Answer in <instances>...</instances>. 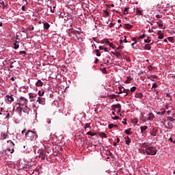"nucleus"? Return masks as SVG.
Listing matches in <instances>:
<instances>
[{"label":"nucleus","mask_w":175,"mask_h":175,"mask_svg":"<svg viewBox=\"0 0 175 175\" xmlns=\"http://www.w3.org/2000/svg\"><path fill=\"white\" fill-rule=\"evenodd\" d=\"M18 47H20V45H18V42H16L14 44V49L15 50H17V49H18Z\"/></svg>","instance_id":"nucleus-28"},{"label":"nucleus","mask_w":175,"mask_h":175,"mask_svg":"<svg viewBox=\"0 0 175 175\" xmlns=\"http://www.w3.org/2000/svg\"><path fill=\"white\" fill-rule=\"evenodd\" d=\"M126 61L127 62H131V58H129V57L126 58Z\"/></svg>","instance_id":"nucleus-56"},{"label":"nucleus","mask_w":175,"mask_h":175,"mask_svg":"<svg viewBox=\"0 0 175 175\" xmlns=\"http://www.w3.org/2000/svg\"><path fill=\"white\" fill-rule=\"evenodd\" d=\"M108 128H109V129H113V124H109L108 125Z\"/></svg>","instance_id":"nucleus-48"},{"label":"nucleus","mask_w":175,"mask_h":175,"mask_svg":"<svg viewBox=\"0 0 175 175\" xmlns=\"http://www.w3.org/2000/svg\"><path fill=\"white\" fill-rule=\"evenodd\" d=\"M3 6V8H6V5H5V2L2 1L1 3H0V6Z\"/></svg>","instance_id":"nucleus-47"},{"label":"nucleus","mask_w":175,"mask_h":175,"mask_svg":"<svg viewBox=\"0 0 175 175\" xmlns=\"http://www.w3.org/2000/svg\"><path fill=\"white\" fill-rule=\"evenodd\" d=\"M166 97L167 98H170V101H172V96H170V94H169V93H167L166 94Z\"/></svg>","instance_id":"nucleus-44"},{"label":"nucleus","mask_w":175,"mask_h":175,"mask_svg":"<svg viewBox=\"0 0 175 175\" xmlns=\"http://www.w3.org/2000/svg\"><path fill=\"white\" fill-rule=\"evenodd\" d=\"M6 102L8 103H10L11 102H14V98L12 96L7 95L6 96Z\"/></svg>","instance_id":"nucleus-10"},{"label":"nucleus","mask_w":175,"mask_h":175,"mask_svg":"<svg viewBox=\"0 0 175 175\" xmlns=\"http://www.w3.org/2000/svg\"><path fill=\"white\" fill-rule=\"evenodd\" d=\"M158 39H163L165 34L161 30L157 31Z\"/></svg>","instance_id":"nucleus-12"},{"label":"nucleus","mask_w":175,"mask_h":175,"mask_svg":"<svg viewBox=\"0 0 175 175\" xmlns=\"http://www.w3.org/2000/svg\"><path fill=\"white\" fill-rule=\"evenodd\" d=\"M131 40H133V42H134V43H135V44L137 43V40L136 38L132 37Z\"/></svg>","instance_id":"nucleus-46"},{"label":"nucleus","mask_w":175,"mask_h":175,"mask_svg":"<svg viewBox=\"0 0 175 175\" xmlns=\"http://www.w3.org/2000/svg\"><path fill=\"white\" fill-rule=\"evenodd\" d=\"M36 102H38L40 105H46V99L42 97H38Z\"/></svg>","instance_id":"nucleus-8"},{"label":"nucleus","mask_w":175,"mask_h":175,"mask_svg":"<svg viewBox=\"0 0 175 175\" xmlns=\"http://www.w3.org/2000/svg\"><path fill=\"white\" fill-rule=\"evenodd\" d=\"M157 18H162V15L157 14L156 15Z\"/></svg>","instance_id":"nucleus-54"},{"label":"nucleus","mask_w":175,"mask_h":175,"mask_svg":"<svg viewBox=\"0 0 175 175\" xmlns=\"http://www.w3.org/2000/svg\"><path fill=\"white\" fill-rule=\"evenodd\" d=\"M103 50H104V51H105V53H107V51H109L107 50V48H106V47H105V48H104V49H103Z\"/></svg>","instance_id":"nucleus-61"},{"label":"nucleus","mask_w":175,"mask_h":175,"mask_svg":"<svg viewBox=\"0 0 175 175\" xmlns=\"http://www.w3.org/2000/svg\"><path fill=\"white\" fill-rule=\"evenodd\" d=\"M71 33H72V35H77V33H79V31H77V30H75L74 29H72V30H71Z\"/></svg>","instance_id":"nucleus-29"},{"label":"nucleus","mask_w":175,"mask_h":175,"mask_svg":"<svg viewBox=\"0 0 175 175\" xmlns=\"http://www.w3.org/2000/svg\"><path fill=\"white\" fill-rule=\"evenodd\" d=\"M118 88H119V94H125L124 96H128V94L131 92V90H129V89H125L122 86H120Z\"/></svg>","instance_id":"nucleus-3"},{"label":"nucleus","mask_w":175,"mask_h":175,"mask_svg":"<svg viewBox=\"0 0 175 175\" xmlns=\"http://www.w3.org/2000/svg\"><path fill=\"white\" fill-rule=\"evenodd\" d=\"M105 43L107 44H109V47H111L112 49H114V46L113 45V42H109V40H106Z\"/></svg>","instance_id":"nucleus-25"},{"label":"nucleus","mask_w":175,"mask_h":175,"mask_svg":"<svg viewBox=\"0 0 175 175\" xmlns=\"http://www.w3.org/2000/svg\"><path fill=\"white\" fill-rule=\"evenodd\" d=\"M167 120H169V121H170L171 122H174V118L172 116H169L167 118Z\"/></svg>","instance_id":"nucleus-35"},{"label":"nucleus","mask_w":175,"mask_h":175,"mask_svg":"<svg viewBox=\"0 0 175 175\" xmlns=\"http://www.w3.org/2000/svg\"><path fill=\"white\" fill-rule=\"evenodd\" d=\"M29 97L30 99H35V98L38 97V94L34 93H29Z\"/></svg>","instance_id":"nucleus-15"},{"label":"nucleus","mask_w":175,"mask_h":175,"mask_svg":"<svg viewBox=\"0 0 175 175\" xmlns=\"http://www.w3.org/2000/svg\"><path fill=\"white\" fill-rule=\"evenodd\" d=\"M38 95H39V96H43V95H44V92H42L40 90L38 92Z\"/></svg>","instance_id":"nucleus-37"},{"label":"nucleus","mask_w":175,"mask_h":175,"mask_svg":"<svg viewBox=\"0 0 175 175\" xmlns=\"http://www.w3.org/2000/svg\"><path fill=\"white\" fill-rule=\"evenodd\" d=\"M157 132H158V130L153 129L152 131L150 133V135L152 136H157Z\"/></svg>","instance_id":"nucleus-23"},{"label":"nucleus","mask_w":175,"mask_h":175,"mask_svg":"<svg viewBox=\"0 0 175 175\" xmlns=\"http://www.w3.org/2000/svg\"><path fill=\"white\" fill-rule=\"evenodd\" d=\"M25 137L27 140L30 142H35L38 139V133L35 131L29 130L25 133Z\"/></svg>","instance_id":"nucleus-1"},{"label":"nucleus","mask_w":175,"mask_h":175,"mask_svg":"<svg viewBox=\"0 0 175 175\" xmlns=\"http://www.w3.org/2000/svg\"><path fill=\"white\" fill-rule=\"evenodd\" d=\"M135 98H138L139 99H142V98H143V94H142V92H136Z\"/></svg>","instance_id":"nucleus-14"},{"label":"nucleus","mask_w":175,"mask_h":175,"mask_svg":"<svg viewBox=\"0 0 175 175\" xmlns=\"http://www.w3.org/2000/svg\"><path fill=\"white\" fill-rule=\"evenodd\" d=\"M135 12L137 14H139V16H143V10H140V8H136Z\"/></svg>","instance_id":"nucleus-17"},{"label":"nucleus","mask_w":175,"mask_h":175,"mask_svg":"<svg viewBox=\"0 0 175 175\" xmlns=\"http://www.w3.org/2000/svg\"><path fill=\"white\" fill-rule=\"evenodd\" d=\"M22 133H23V134L27 133V130L24 129L23 131H22Z\"/></svg>","instance_id":"nucleus-63"},{"label":"nucleus","mask_w":175,"mask_h":175,"mask_svg":"<svg viewBox=\"0 0 175 175\" xmlns=\"http://www.w3.org/2000/svg\"><path fill=\"white\" fill-rule=\"evenodd\" d=\"M8 143H10L11 147L8 148V150L11 152V154H13L14 152V143H13L12 141H8Z\"/></svg>","instance_id":"nucleus-7"},{"label":"nucleus","mask_w":175,"mask_h":175,"mask_svg":"<svg viewBox=\"0 0 175 175\" xmlns=\"http://www.w3.org/2000/svg\"><path fill=\"white\" fill-rule=\"evenodd\" d=\"M112 54H113V55H116V57H117V58H121V53L116 51V52H113Z\"/></svg>","instance_id":"nucleus-18"},{"label":"nucleus","mask_w":175,"mask_h":175,"mask_svg":"<svg viewBox=\"0 0 175 175\" xmlns=\"http://www.w3.org/2000/svg\"><path fill=\"white\" fill-rule=\"evenodd\" d=\"M144 49H145V50H151V46L149 44H145Z\"/></svg>","instance_id":"nucleus-30"},{"label":"nucleus","mask_w":175,"mask_h":175,"mask_svg":"<svg viewBox=\"0 0 175 175\" xmlns=\"http://www.w3.org/2000/svg\"><path fill=\"white\" fill-rule=\"evenodd\" d=\"M134 124H137V119H133Z\"/></svg>","instance_id":"nucleus-59"},{"label":"nucleus","mask_w":175,"mask_h":175,"mask_svg":"<svg viewBox=\"0 0 175 175\" xmlns=\"http://www.w3.org/2000/svg\"><path fill=\"white\" fill-rule=\"evenodd\" d=\"M98 49H99L100 50H103V49H104L103 46H100L98 47Z\"/></svg>","instance_id":"nucleus-64"},{"label":"nucleus","mask_w":175,"mask_h":175,"mask_svg":"<svg viewBox=\"0 0 175 175\" xmlns=\"http://www.w3.org/2000/svg\"><path fill=\"white\" fill-rule=\"evenodd\" d=\"M87 128H91V126L90 125V123H88L85 125V129H87Z\"/></svg>","instance_id":"nucleus-49"},{"label":"nucleus","mask_w":175,"mask_h":175,"mask_svg":"<svg viewBox=\"0 0 175 175\" xmlns=\"http://www.w3.org/2000/svg\"><path fill=\"white\" fill-rule=\"evenodd\" d=\"M116 109H118V111L119 113H121V105L117 104V105H113L111 106V109L114 110V111H116Z\"/></svg>","instance_id":"nucleus-6"},{"label":"nucleus","mask_w":175,"mask_h":175,"mask_svg":"<svg viewBox=\"0 0 175 175\" xmlns=\"http://www.w3.org/2000/svg\"><path fill=\"white\" fill-rule=\"evenodd\" d=\"M40 158H41L42 159H44L46 158V156L44 154L42 156H40Z\"/></svg>","instance_id":"nucleus-57"},{"label":"nucleus","mask_w":175,"mask_h":175,"mask_svg":"<svg viewBox=\"0 0 175 175\" xmlns=\"http://www.w3.org/2000/svg\"><path fill=\"white\" fill-rule=\"evenodd\" d=\"M165 113H166V110H165V109H160V111L157 112V114L159 116H163V114H165Z\"/></svg>","instance_id":"nucleus-19"},{"label":"nucleus","mask_w":175,"mask_h":175,"mask_svg":"<svg viewBox=\"0 0 175 175\" xmlns=\"http://www.w3.org/2000/svg\"><path fill=\"white\" fill-rule=\"evenodd\" d=\"M136 91V86H133L131 88V92H135Z\"/></svg>","instance_id":"nucleus-40"},{"label":"nucleus","mask_w":175,"mask_h":175,"mask_svg":"<svg viewBox=\"0 0 175 175\" xmlns=\"http://www.w3.org/2000/svg\"><path fill=\"white\" fill-rule=\"evenodd\" d=\"M157 25L159 27V28H163V22H162V21H161L159 19L157 21Z\"/></svg>","instance_id":"nucleus-22"},{"label":"nucleus","mask_w":175,"mask_h":175,"mask_svg":"<svg viewBox=\"0 0 175 175\" xmlns=\"http://www.w3.org/2000/svg\"><path fill=\"white\" fill-rule=\"evenodd\" d=\"M148 70H150V72H152V70H154V67H152V66H148Z\"/></svg>","instance_id":"nucleus-36"},{"label":"nucleus","mask_w":175,"mask_h":175,"mask_svg":"<svg viewBox=\"0 0 175 175\" xmlns=\"http://www.w3.org/2000/svg\"><path fill=\"white\" fill-rule=\"evenodd\" d=\"M98 136H100V137H102V138L104 137L105 139H107V135H106V133H105L98 132Z\"/></svg>","instance_id":"nucleus-16"},{"label":"nucleus","mask_w":175,"mask_h":175,"mask_svg":"<svg viewBox=\"0 0 175 175\" xmlns=\"http://www.w3.org/2000/svg\"><path fill=\"white\" fill-rule=\"evenodd\" d=\"M140 129H141V133H146V131H147V129H148V126H142L140 127Z\"/></svg>","instance_id":"nucleus-13"},{"label":"nucleus","mask_w":175,"mask_h":175,"mask_svg":"<svg viewBox=\"0 0 175 175\" xmlns=\"http://www.w3.org/2000/svg\"><path fill=\"white\" fill-rule=\"evenodd\" d=\"M17 102H18V105H19V106H24V105H26L28 102V100L25 97H21L17 100Z\"/></svg>","instance_id":"nucleus-4"},{"label":"nucleus","mask_w":175,"mask_h":175,"mask_svg":"<svg viewBox=\"0 0 175 175\" xmlns=\"http://www.w3.org/2000/svg\"><path fill=\"white\" fill-rule=\"evenodd\" d=\"M167 39L171 43H174V38L173 37H168Z\"/></svg>","instance_id":"nucleus-32"},{"label":"nucleus","mask_w":175,"mask_h":175,"mask_svg":"<svg viewBox=\"0 0 175 175\" xmlns=\"http://www.w3.org/2000/svg\"><path fill=\"white\" fill-rule=\"evenodd\" d=\"M22 10H23V12H25V6H22Z\"/></svg>","instance_id":"nucleus-62"},{"label":"nucleus","mask_w":175,"mask_h":175,"mask_svg":"<svg viewBox=\"0 0 175 175\" xmlns=\"http://www.w3.org/2000/svg\"><path fill=\"white\" fill-rule=\"evenodd\" d=\"M132 25L124 24V28H126V29H132Z\"/></svg>","instance_id":"nucleus-26"},{"label":"nucleus","mask_w":175,"mask_h":175,"mask_svg":"<svg viewBox=\"0 0 175 175\" xmlns=\"http://www.w3.org/2000/svg\"><path fill=\"white\" fill-rule=\"evenodd\" d=\"M43 27L44 31H48V29L50 28V24L47 22H44Z\"/></svg>","instance_id":"nucleus-11"},{"label":"nucleus","mask_w":175,"mask_h":175,"mask_svg":"<svg viewBox=\"0 0 175 175\" xmlns=\"http://www.w3.org/2000/svg\"><path fill=\"white\" fill-rule=\"evenodd\" d=\"M131 138H129V136H127V139L126 140V144H127L128 146H129V144H131Z\"/></svg>","instance_id":"nucleus-31"},{"label":"nucleus","mask_w":175,"mask_h":175,"mask_svg":"<svg viewBox=\"0 0 175 175\" xmlns=\"http://www.w3.org/2000/svg\"><path fill=\"white\" fill-rule=\"evenodd\" d=\"M167 129H172L173 128V124L170 122H169L167 123Z\"/></svg>","instance_id":"nucleus-27"},{"label":"nucleus","mask_w":175,"mask_h":175,"mask_svg":"<svg viewBox=\"0 0 175 175\" xmlns=\"http://www.w3.org/2000/svg\"><path fill=\"white\" fill-rule=\"evenodd\" d=\"M158 87V85H157V83H153L152 88H157Z\"/></svg>","instance_id":"nucleus-51"},{"label":"nucleus","mask_w":175,"mask_h":175,"mask_svg":"<svg viewBox=\"0 0 175 175\" xmlns=\"http://www.w3.org/2000/svg\"><path fill=\"white\" fill-rule=\"evenodd\" d=\"M36 87H42L43 86V82L40 80H38V81L36 83Z\"/></svg>","instance_id":"nucleus-21"},{"label":"nucleus","mask_w":175,"mask_h":175,"mask_svg":"<svg viewBox=\"0 0 175 175\" xmlns=\"http://www.w3.org/2000/svg\"><path fill=\"white\" fill-rule=\"evenodd\" d=\"M7 135L6 134H5V133H1V139H6V137H7Z\"/></svg>","instance_id":"nucleus-43"},{"label":"nucleus","mask_w":175,"mask_h":175,"mask_svg":"<svg viewBox=\"0 0 175 175\" xmlns=\"http://www.w3.org/2000/svg\"><path fill=\"white\" fill-rule=\"evenodd\" d=\"M142 148H145V150H146L147 148H148V147H150L148 143H144L141 145Z\"/></svg>","instance_id":"nucleus-20"},{"label":"nucleus","mask_w":175,"mask_h":175,"mask_svg":"<svg viewBox=\"0 0 175 175\" xmlns=\"http://www.w3.org/2000/svg\"><path fill=\"white\" fill-rule=\"evenodd\" d=\"M86 135H89L90 136H95L96 135V133H92L91 131H88Z\"/></svg>","instance_id":"nucleus-33"},{"label":"nucleus","mask_w":175,"mask_h":175,"mask_svg":"<svg viewBox=\"0 0 175 175\" xmlns=\"http://www.w3.org/2000/svg\"><path fill=\"white\" fill-rule=\"evenodd\" d=\"M46 152L43 150H40V157L45 155Z\"/></svg>","instance_id":"nucleus-39"},{"label":"nucleus","mask_w":175,"mask_h":175,"mask_svg":"<svg viewBox=\"0 0 175 175\" xmlns=\"http://www.w3.org/2000/svg\"><path fill=\"white\" fill-rule=\"evenodd\" d=\"M146 38V34H142L141 36L139 37V39H144Z\"/></svg>","instance_id":"nucleus-50"},{"label":"nucleus","mask_w":175,"mask_h":175,"mask_svg":"<svg viewBox=\"0 0 175 175\" xmlns=\"http://www.w3.org/2000/svg\"><path fill=\"white\" fill-rule=\"evenodd\" d=\"M150 42H151V40H150V36H148V39L144 40V42L145 43H150Z\"/></svg>","instance_id":"nucleus-42"},{"label":"nucleus","mask_w":175,"mask_h":175,"mask_svg":"<svg viewBox=\"0 0 175 175\" xmlns=\"http://www.w3.org/2000/svg\"><path fill=\"white\" fill-rule=\"evenodd\" d=\"M132 81V77L131 76L127 77L126 80L125 81L126 84H129Z\"/></svg>","instance_id":"nucleus-24"},{"label":"nucleus","mask_w":175,"mask_h":175,"mask_svg":"<svg viewBox=\"0 0 175 175\" xmlns=\"http://www.w3.org/2000/svg\"><path fill=\"white\" fill-rule=\"evenodd\" d=\"M129 10V8H124V14H128Z\"/></svg>","instance_id":"nucleus-45"},{"label":"nucleus","mask_w":175,"mask_h":175,"mask_svg":"<svg viewBox=\"0 0 175 175\" xmlns=\"http://www.w3.org/2000/svg\"><path fill=\"white\" fill-rule=\"evenodd\" d=\"M122 49H124V46L120 45V46L116 49V50H122Z\"/></svg>","instance_id":"nucleus-52"},{"label":"nucleus","mask_w":175,"mask_h":175,"mask_svg":"<svg viewBox=\"0 0 175 175\" xmlns=\"http://www.w3.org/2000/svg\"><path fill=\"white\" fill-rule=\"evenodd\" d=\"M124 43H128V40H126V36H124Z\"/></svg>","instance_id":"nucleus-58"},{"label":"nucleus","mask_w":175,"mask_h":175,"mask_svg":"<svg viewBox=\"0 0 175 175\" xmlns=\"http://www.w3.org/2000/svg\"><path fill=\"white\" fill-rule=\"evenodd\" d=\"M116 96H117L116 94L109 95V98H111V99H116Z\"/></svg>","instance_id":"nucleus-38"},{"label":"nucleus","mask_w":175,"mask_h":175,"mask_svg":"<svg viewBox=\"0 0 175 175\" xmlns=\"http://www.w3.org/2000/svg\"><path fill=\"white\" fill-rule=\"evenodd\" d=\"M19 54L21 55H25L27 54V52L25 51H21L19 52Z\"/></svg>","instance_id":"nucleus-41"},{"label":"nucleus","mask_w":175,"mask_h":175,"mask_svg":"<svg viewBox=\"0 0 175 175\" xmlns=\"http://www.w3.org/2000/svg\"><path fill=\"white\" fill-rule=\"evenodd\" d=\"M144 151L147 155H157V152H158V150H157L154 146H149L144 150Z\"/></svg>","instance_id":"nucleus-2"},{"label":"nucleus","mask_w":175,"mask_h":175,"mask_svg":"<svg viewBox=\"0 0 175 175\" xmlns=\"http://www.w3.org/2000/svg\"><path fill=\"white\" fill-rule=\"evenodd\" d=\"M154 118H155L154 113H150L148 114V118H145L144 122H146V121H152L154 120Z\"/></svg>","instance_id":"nucleus-5"},{"label":"nucleus","mask_w":175,"mask_h":175,"mask_svg":"<svg viewBox=\"0 0 175 175\" xmlns=\"http://www.w3.org/2000/svg\"><path fill=\"white\" fill-rule=\"evenodd\" d=\"M96 55L97 57H100V53L97 52L96 54Z\"/></svg>","instance_id":"nucleus-60"},{"label":"nucleus","mask_w":175,"mask_h":175,"mask_svg":"<svg viewBox=\"0 0 175 175\" xmlns=\"http://www.w3.org/2000/svg\"><path fill=\"white\" fill-rule=\"evenodd\" d=\"M112 120H119L120 117L118 116H115V117H111Z\"/></svg>","instance_id":"nucleus-53"},{"label":"nucleus","mask_w":175,"mask_h":175,"mask_svg":"<svg viewBox=\"0 0 175 175\" xmlns=\"http://www.w3.org/2000/svg\"><path fill=\"white\" fill-rule=\"evenodd\" d=\"M9 117H10V113H8V114H7L6 116H5V118H6L7 120H9Z\"/></svg>","instance_id":"nucleus-55"},{"label":"nucleus","mask_w":175,"mask_h":175,"mask_svg":"<svg viewBox=\"0 0 175 175\" xmlns=\"http://www.w3.org/2000/svg\"><path fill=\"white\" fill-rule=\"evenodd\" d=\"M131 129H128L125 130L124 132H125V133H126V135H131Z\"/></svg>","instance_id":"nucleus-34"},{"label":"nucleus","mask_w":175,"mask_h":175,"mask_svg":"<svg viewBox=\"0 0 175 175\" xmlns=\"http://www.w3.org/2000/svg\"><path fill=\"white\" fill-rule=\"evenodd\" d=\"M31 110V109L29 107H28V106H25L23 108H19V111H23L24 113H29V111Z\"/></svg>","instance_id":"nucleus-9"}]
</instances>
